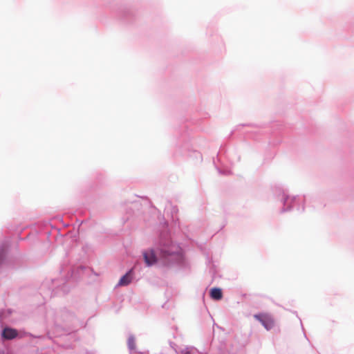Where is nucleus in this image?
I'll return each instance as SVG.
<instances>
[{"mask_svg":"<svg viewBox=\"0 0 354 354\" xmlns=\"http://www.w3.org/2000/svg\"><path fill=\"white\" fill-rule=\"evenodd\" d=\"M254 317L259 321L266 330H270L274 326V320L270 314L260 313L254 315Z\"/></svg>","mask_w":354,"mask_h":354,"instance_id":"obj_1","label":"nucleus"},{"mask_svg":"<svg viewBox=\"0 0 354 354\" xmlns=\"http://www.w3.org/2000/svg\"><path fill=\"white\" fill-rule=\"evenodd\" d=\"M143 257L146 264L148 266L155 264L158 261V258L153 250H148L143 252Z\"/></svg>","mask_w":354,"mask_h":354,"instance_id":"obj_2","label":"nucleus"},{"mask_svg":"<svg viewBox=\"0 0 354 354\" xmlns=\"http://www.w3.org/2000/svg\"><path fill=\"white\" fill-rule=\"evenodd\" d=\"M17 335V331L15 329L6 328L2 332V336L7 339H12Z\"/></svg>","mask_w":354,"mask_h":354,"instance_id":"obj_3","label":"nucleus"},{"mask_svg":"<svg viewBox=\"0 0 354 354\" xmlns=\"http://www.w3.org/2000/svg\"><path fill=\"white\" fill-rule=\"evenodd\" d=\"M132 280V270L124 274L119 281L118 286H127L131 283Z\"/></svg>","mask_w":354,"mask_h":354,"instance_id":"obj_4","label":"nucleus"},{"mask_svg":"<svg viewBox=\"0 0 354 354\" xmlns=\"http://www.w3.org/2000/svg\"><path fill=\"white\" fill-rule=\"evenodd\" d=\"M210 297L214 300H220L223 297L221 289L218 288H212L210 290Z\"/></svg>","mask_w":354,"mask_h":354,"instance_id":"obj_5","label":"nucleus"},{"mask_svg":"<svg viewBox=\"0 0 354 354\" xmlns=\"http://www.w3.org/2000/svg\"><path fill=\"white\" fill-rule=\"evenodd\" d=\"M176 253H177L176 251L167 250L165 248H162L160 250V257L162 259H167V257L174 255Z\"/></svg>","mask_w":354,"mask_h":354,"instance_id":"obj_6","label":"nucleus"},{"mask_svg":"<svg viewBox=\"0 0 354 354\" xmlns=\"http://www.w3.org/2000/svg\"><path fill=\"white\" fill-rule=\"evenodd\" d=\"M192 349L186 348L181 351L180 354H192Z\"/></svg>","mask_w":354,"mask_h":354,"instance_id":"obj_7","label":"nucleus"},{"mask_svg":"<svg viewBox=\"0 0 354 354\" xmlns=\"http://www.w3.org/2000/svg\"><path fill=\"white\" fill-rule=\"evenodd\" d=\"M129 346L130 348H134V341L132 339H129Z\"/></svg>","mask_w":354,"mask_h":354,"instance_id":"obj_8","label":"nucleus"}]
</instances>
